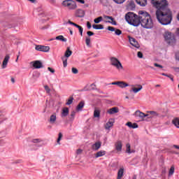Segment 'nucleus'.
Instances as JSON below:
<instances>
[{
	"label": "nucleus",
	"mask_w": 179,
	"mask_h": 179,
	"mask_svg": "<svg viewBox=\"0 0 179 179\" xmlns=\"http://www.w3.org/2000/svg\"><path fill=\"white\" fill-rule=\"evenodd\" d=\"M154 8H156V16L158 22L163 26H167L173 20V13L169 8L167 0H151Z\"/></svg>",
	"instance_id": "f257e3e1"
},
{
	"label": "nucleus",
	"mask_w": 179,
	"mask_h": 179,
	"mask_svg": "<svg viewBox=\"0 0 179 179\" xmlns=\"http://www.w3.org/2000/svg\"><path fill=\"white\" fill-rule=\"evenodd\" d=\"M138 15H140V24L142 27L144 29H152L153 20H152L150 15L144 10L138 11Z\"/></svg>",
	"instance_id": "f03ea898"
},
{
	"label": "nucleus",
	"mask_w": 179,
	"mask_h": 179,
	"mask_svg": "<svg viewBox=\"0 0 179 179\" xmlns=\"http://www.w3.org/2000/svg\"><path fill=\"white\" fill-rule=\"evenodd\" d=\"M125 19L127 23H129V24H131V26L138 27L141 24L139 14L138 16L134 13L129 12L126 14Z\"/></svg>",
	"instance_id": "7ed1b4c3"
},
{
	"label": "nucleus",
	"mask_w": 179,
	"mask_h": 179,
	"mask_svg": "<svg viewBox=\"0 0 179 179\" xmlns=\"http://www.w3.org/2000/svg\"><path fill=\"white\" fill-rule=\"evenodd\" d=\"M62 6H65V8H67V9H69L70 10H73L78 8L76 2L73 1V0H64L62 2Z\"/></svg>",
	"instance_id": "20e7f679"
},
{
	"label": "nucleus",
	"mask_w": 179,
	"mask_h": 179,
	"mask_svg": "<svg viewBox=\"0 0 179 179\" xmlns=\"http://www.w3.org/2000/svg\"><path fill=\"white\" fill-rule=\"evenodd\" d=\"M110 64L113 66H115L118 71L120 69H124V66H122L121 62H120V60H118V59L116 57H110Z\"/></svg>",
	"instance_id": "39448f33"
},
{
	"label": "nucleus",
	"mask_w": 179,
	"mask_h": 179,
	"mask_svg": "<svg viewBox=\"0 0 179 179\" xmlns=\"http://www.w3.org/2000/svg\"><path fill=\"white\" fill-rule=\"evenodd\" d=\"M164 38L168 44H173V43H176V38H174V35H173L171 32L166 33Z\"/></svg>",
	"instance_id": "423d86ee"
},
{
	"label": "nucleus",
	"mask_w": 179,
	"mask_h": 179,
	"mask_svg": "<svg viewBox=\"0 0 179 179\" xmlns=\"http://www.w3.org/2000/svg\"><path fill=\"white\" fill-rule=\"evenodd\" d=\"M35 50L36 51H41L42 52H48V51H50V46L37 45L35 47Z\"/></svg>",
	"instance_id": "0eeeda50"
},
{
	"label": "nucleus",
	"mask_w": 179,
	"mask_h": 179,
	"mask_svg": "<svg viewBox=\"0 0 179 179\" xmlns=\"http://www.w3.org/2000/svg\"><path fill=\"white\" fill-rule=\"evenodd\" d=\"M134 116L136 117V118H140L141 121H143L145 117H149V115H145L143 112H141V110H136L134 113Z\"/></svg>",
	"instance_id": "6e6552de"
},
{
	"label": "nucleus",
	"mask_w": 179,
	"mask_h": 179,
	"mask_svg": "<svg viewBox=\"0 0 179 179\" xmlns=\"http://www.w3.org/2000/svg\"><path fill=\"white\" fill-rule=\"evenodd\" d=\"M129 41L133 47H135V48H140L141 45H139V43L136 41V39L135 38H132L130 36H128Z\"/></svg>",
	"instance_id": "1a4fd4ad"
},
{
	"label": "nucleus",
	"mask_w": 179,
	"mask_h": 179,
	"mask_svg": "<svg viewBox=\"0 0 179 179\" xmlns=\"http://www.w3.org/2000/svg\"><path fill=\"white\" fill-rule=\"evenodd\" d=\"M68 23L69 24H72L75 27H77V29H78V30H79V33H80L81 37H83V28L80 25H78L76 23L73 22L71 20H69Z\"/></svg>",
	"instance_id": "9d476101"
},
{
	"label": "nucleus",
	"mask_w": 179,
	"mask_h": 179,
	"mask_svg": "<svg viewBox=\"0 0 179 179\" xmlns=\"http://www.w3.org/2000/svg\"><path fill=\"white\" fill-rule=\"evenodd\" d=\"M107 29L109 31H115V34H116V36H121V34H122V31L115 29L114 27L109 26Z\"/></svg>",
	"instance_id": "9b49d317"
},
{
	"label": "nucleus",
	"mask_w": 179,
	"mask_h": 179,
	"mask_svg": "<svg viewBox=\"0 0 179 179\" xmlns=\"http://www.w3.org/2000/svg\"><path fill=\"white\" fill-rule=\"evenodd\" d=\"M31 64H33V66L35 68V69H40L41 68H43V63L40 60L32 62Z\"/></svg>",
	"instance_id": "f8f14e48"
},
{
	"label": "nucleus",
	"mask_w": 179,
	"mask_h": 179,
	"mask_svg": "<svg viewBox=\"0 0 179 179\" xmlns=\"http://www.w3.org/2000/svg\"><path fill=\"white\" fill-rule=\"evenodd\" d=\"M131 90L134 93H138V92L143 89V87L141 85H131Z\"/></svg>",
	"instance_id": "ddd939ff"
},
{
	"label": "nucleus",
	"mask_w": 179,
	"mask_h": 179,
	"mask_svg": "<svg viewBox=\"0 0 179 179\" xmlns=\"http://www.w3.org/2000/svg\"><path fill=\"white\" fill-rule=\"evenodd\" d=\"M120 112V109L118 108V107H113L111 108H109L107 110L108 114H110V115H113V114H117V113Z\"/></svg>",
	"instance_id": "4468645a"
},
{
	"label": "nucleus",
	"mask_w": 179,
	"mask_h": 179,
	"mask_svg": "<svg viewBox=\"0 0 179 179\" xmlns=\"http://www.w3.org/2000/svg\"><path fill=\"white\" fill-rule=\"evenodd\" d=\"M147 115L150 116L149 118H157L159 113L156 111L150 110L148 112Z\"/></svg>",
	"instance_id": "2eb2a0df"
},
{
	"label": "nucleus",
	"mask_w": 179,
	"mask_h": 179,
	"mask_svg": "<svg viewBox=\"0 0 179 179\" xmlns=\"http://www.w3.org/2000/svg\"><path fill=\"white\" fill-rule=\"evenodd\" d=\"M104 19H110V20L105 21L106 23H111L113 26H117V22H115L113 17L111 16H104Z\"/></svg>",
	"instance_id": "dca6fc26"
},
{
	"label": "nucleus",
	"mask_w": 179,
	"mask_h": 179,
	"mask_svg": "<svg viewBox=\"0 0 179 179\" xmlns=\"http://www.w3.org/2000/svg\"><path fill=\"white\" fill-rule=\"evenodd\" d=\"M127 7L130 10H134L136 8L135 1H134V0H129L127 2Z\"/></svg>",
	"instance_id": "f3484780"
},
{
	"label": "nucleus",
	"mask_w": 179,
	"mask_h": 179,
	"mask_svg": "<svg viewBox=\"0 0 179 179\" xmlns=\"http://www.w3.org/2000/svg\"><path fill=\"white\" fill-rule=\"evenodd\" d=\"M115 146L117 152H121L122 150V141H118L115 143Z\"/></svg>",
	"instance_id": "a211bd4d"
},
{
	"label": "nucleus",
	"mask_w": 179,
	"mask_h": 179,
	"mask_svg": "<svg viewBox=\"0 0 179 179\" xmlns=\"http://www.w3.org/2000/svg\"><path fill=\"white\" fill-rule=\"evenodd\" d=\"M10 58V57L9 56V55H6L2 64L3 69H5V68H6L8 62H9Z\"/></svg>",
	"instance_id": "6ab92c4d"
},
{
	"label": "nucleus",
	"mask_w": 179,
	"mask_h": 179,
	"mask_svg": "<svg viewBox=\"0 0 179 179\" xmlns=\"http://www.w3.org/2000/svg\"><path fill=\"white\" fill-rule=\"evenodd\" d=\"M76 17H83L85 16V11L82 9H78L76 11Z\"/></svg>",
	"instance_id": "aec40b11"
},
{
	"label": "nucleus",
	"mask_w": 179,
	"mask_h": 179,
	"mask_svg": "<svg viewBox=\"0 0 179 179\" xmlns=\"http://www.w3.org/2000/svg\"><path fill=\"white\" fill-rule=\"evenodd\" d=\"M113 125H114V120L110 119L108 122L106 124L105 129H110L111 127H113Z\"/></svg>",
	"instance_id": "412c9836"
},
{
	"label": "nucleus",
	"mask_w": 179,
	"mask_h": 179,
	"mask_svg": "<svg viewBox=\"0 0 179 179\" xmlns=\"http://www.w3.org/2000/svg\"><path fill=\"white\" fill-rule=\"evenodd\" d=\"M101 148V142H96L94 144L92 145V150H99Z\"/></svg>",
	"instance_id": "4be33fe9"
},
{
	"label": "nucleus",
	"mask_w": 179,
	"mask_h": 179,
	"mask_svg": "<svg viewBox=\"0 0 179 179\" xmlns=\"http://www.w3.org/2000/svg\"><path fill=\"white\" fill-rule=\"evenodd\" d=\"M56 121H57V113H53L52 115H50L49 122L50 124H55Z\"/></svg>",
	"instance_id": "5701e85b"
},
{
	"label": "nucleus",
	"mask_w": 179,
	"mask_h": 179,
	"mask_svg": "<svg viewBox=\"0 0 179 179\" xmlns=\"http://www.w3.org/2000/svg\"><path fill=\"white\" fill-rule=\"evenodd\" d=\"M136 1L140 6H146L148 5V0H136Z\"/></svg>",
	"instance_id": "b1692460"
},
{
	"label": "nucleus",
	"mask_w": 179,
	"mask_h": 179,
	"mask_svg": "<svg viewBox=\"0 0 179 179\" xmlns=\"http://www.w3.org/2000/svg\"><path fill=\"white\" fill-rule=\"evenodd\" d=\"M124 177V168H120L117 172V179H122Z\"/></svg>",
	"instance_id": "393cba45"
},
{
	"label": "nucleus",
	"mask_w": 179,
	"mask_h": 179,
	"mask_svg": "<svg viewBox=\"0 0 179 179\" xmlns=\"http://www.w3.org/2000/svg\"><path fill=\"white\" fill-rule=\"evenodd\" d=\"M127 127H129V128H131L132 129H135V128H138V124L136 123H134L132 124V122H128L127 123H126Z\"/></svg>",
	"instance_id": "a878e982"
},
{
	"label": "nucleus",
	"mask_w": 179,
	"mask_h": 179,
	"mask_svg": "<svg viewBox=\"0 0 179 179\" xmlns=\"http://www.w3.org/2000/svg\"><path fill=\"white\" fill-rule=\"evenodd\" d=\"M85 107V101H81L76 107L77 111H82V108Z\"/></svg>",
	"instance_id": "bb28decb"
},
{
	"label": "nucleus",
	"mask_w": 179,
	"mask_h": 179,
	"mask_svg": "<svg viewBox=\"0 0 179 179\" xmlns=\"http://www.w3.org/2000/svg\"><path fill=\"white\" fill-rule=\"evenodd\" d=\"M69 114V108L65 107L62 109V117H66Z\"/></svg>",
	"instance_id": "cd10ccee"
},
{
	"label": "nucleus",
	"mask_w": 179,
	"mask_h": 179,
	"mask_svg": "<svg viewBox=\"0 0 179 179\" xmlns=\"http://www.w3.org/2000/svg\"><path fill=\"white\" fill-rule=\"evenodd\" d=\"M71 55H72V50H71V48H67L64 57H65V58H69V57H71Z\"/></svg>",
	"instance_id": "c85d7f7f"
},
{
	"label": "nucleus",
	"mask_w": 179,
	"mask_h": 179,
	"mask_svg": "<svg viewBox=\"0 0 179 179\" xmlns=\"http://www.w3.org/2000/svg\"><path fill=\"white\" fill-rule=\"evenodd\" d=\"M104 155H106V151L104 150H101L97 152L94 156L96 157V159L99 158V157H101L102 156H104Z\"/></svg>",
	"instance_id": "c756f323"
},
{
	"label": "nucleus",
	"mask_w": 179,
	"mask_h": 179,
	"mask_svg": "<svg viewBox=\"0 0 179 179\" xmlns=\"http://www.w3.org/2000/svg\"><path fill=\"white\" fill-rule=\"evenodd\" d=\"M128 86H129V83H127L124 81H119V87L124 89L125 87H128Z\"/></svg>",
	"instance_id": "7c9ffc66"
},
{
	"label": "nucleus",
	"mask_w": 179,
	"mask_h": 179,
	"mask_svg": "<svg viewBox=\"0 0 179 179\" xmlns=\"http://www.w3.org/2000/svg\"><path fill=\"white\" fill-rule=\"evenodd\" d=\"M92 28L95 30H103L104 26H103V24H93Z\"/></svg>",
	"instance_id": "2f4dec72"
},
{
	"label": "nucleus",
	"mask_w": 179,
	"mask_h": 179,
	"mask_svg": "<svg viewBox=\"0 0 179 179\" xmlns=\"http://www.w3.org/2000/svg\"><path fill=\"white\" fill-rule=\"evenodd\" d=\"M172 124L176 127V128H179V118L176 117L172 120Z\"/></svg>",
	"instance_id": "473e14b6"
},
{
	"label": "nucleus",
	"mask_w": 179,
	"mask_h": 179,
	"mask_svg": "<svg viewBox=\"0 0 179 179\" xmlns=\"http://www.w3.org/2000/svg\"><path fill=\"white\" fill-rule=\"evenodd\" d=\"M55 40H59V41H63L64 43H66L67 40L62 35H59L55 38Z\"/></svg>",
	"instance_id": "72a5a7b5"
},
{
	"label": "nucleus",
	"mask_w": 179,
	"mask_h": 179,
	"mask_svg": "<svg viewBox=\"0 0 179 179\" xmlns=\"http://www.w3.org/2000/svg\"><path fill=\"white\" fill-rule=\"evenodd\" d=\"M62 60L63 62L64 68H66V66H68V58L62 57Z\"/></svg>",
	"instance_id": "f704fd0d"
},
{
	"label": "nucleus",
	"mask_w": 179,
	"mask_h": 179,
	"mask_svg": "<svg viewBox=\"0 0 179 179\" xmlns=\"http://www.w3.org/2000/svg\"><path fill=\"white\" fill-rule=\"evenodd\" d=\"M94 118H99L100 117V110L95 109L94 111Z\"/></svg>",
	"instance_id": "c9c22d12"
},
{
	"label": "nucleus",
	"mask_w": 179,
	"mask_h": 179,
	"mask_svg": "<svg viewBox=\"0 0 179 179\" xmlns=\"http://www.w3.org/2000/svg\"><path fill=\"white\" fill-rule=\"evenodd\" d=\"M73 103V96H70L66 103V106H71Z\"/></svg>",
	"instance_id": "e433bc0d"
},
{
	"label": "nucleus",
	"mask_w": 179,
	"mask_h": 179,
	"mask_svg": "<svg viewBox=\"0 0 179 179\" xmlns=\"http://www.w3.org/2000/svg\"><path fill=\"white\" fill-rule=\"evenodd\" d=\"M126 152L127 153H132V151H131V144L127 143L126 145Z\"/></svg>",
	"instance_id": "4c0bfd02"
},
{
	"label": "nucleus",
	"mask_w": 179,
	"mask_h": 179,
	"mask_svg": "<svg viewBox=\"0 0 179 179\" xmlns=\"http://www.w3.org/2000/svg\"><path fill=\"white\" fill-rule=\"evenodd\" d=\"M102 20H103V17L100 16V17H98L97 18H95L94 20V22L97 24L100 23V22H102Z\"/></svg>",
	"instance_id": "58836bf2"
},
{
	"label": "nucleus",
	"mask_w": 179,
	"mask_h": 179,
	"mask_svg": "<svg viewBox=\"0 0 179 179\" xmlns=\"http://www.w3.org/2000/svg\"><path fill=\"white\" fill-rule=\"evenodd\" d=\"M61 139H62V133H59V137L57 138L58 145H61Z\"/></svg>",
	"instance_id": "ea45409f"
},
{
	"label": "nucleus",
	"mask_w": 179,
	"mask_h": 179,
	"mask_svg": "<svg viewBox=\"0 0 179 179\" xmlns=\"http://www.w3.org/2000/svg\"><path fill=\"white\" fill-rule=\"evenodd\" d=\"M75 115H76V112L73 110L70 115V120H74L75 119Z\"/></svg>",
	"instance_id": "a19ab883"
},
{
	"label": "nucleus",
	"mask_w": 179,
	"mask_h": 179,
	"mask_svg": "<svg viewBox=\"0 0 179 179\" xmlns=\"http://www.w3.org/2000/svg\"><path fill=\"white\" fill-rule=\"evenodd\" d=\"M174 166H172L169 170V176H173L174 174Z\"/></svg>",
	"instance_id": "79ce46f5"
},
{
	"label": "nucleus",
	"mask_w": 179,
	"mask_h": 179,
	"mask_svg": "<svg viewBox=\"0 0 179 179\" xmlns=\"http://www.w3.org/2000/svg\"><path fill=\"white\" fill-rule=\"evenodd\" d=\"M85 43L87 47H90V38L86 37Z\"/></svg>",
	"instance_id": "37998d69"
},
{
	"label": "nucleus",
	"mask_w": 179,
	"mask_h": 179,
	"mask_svg": "<svg viewBox=\"0 0 179 179\" xmlns=\"http://www.w3.org/2000/svg\"><path fill=\"white\" fill-rule=\"evenodd\" d=\"M126 1L127 0H113V2L117 4H121V3H124V2Z\"/></svg>",
	"instance_id": "c03bdc74"
},
{
	"label": "nucleus",
	"mask_w": 179,
	"mask_h": 179,
	"mask_svg": "<svg viewBox=\"0 0 179 179\" xmlns=\"http://www.w3.org/2000/svg\"><path fill=\"white\" fill-rule=\"evenodd\" d=\"M72 73H74V75H76L77 73H79V71L78 70V69L73 67L71 69Z\"/></svg>",
	"instance_id": "a18cd8bd"
},
{
	"label": "nucleus",
	"mask_w": 179,
	"mask_h": 179,
	"mask_svg": "<svg viewBox=\"0 0 179 179\" xmlns=\"http://www.w3.org/2000/svg\"><path fill=\"white\" fill-rule=\"evenodd\" d=\"M44 87L46 93H50V92H51V89H50V87H48V85H45Z\"/></svg>",
	"instance_id": "49530a36"
},
{
	"label": "nucleus",
	"mask_w": 179,
	"mask_h": 179,
	"mask_svg": "<svg viewBox=\"0 0 179 179\" xmlns=\"http://www.w3.org/2000/svg\"><path fill=\"white\" fill-rule=\"evenodd\" d=\"M137 57L138 58H143V54L142 53V52H138Z\"/></svg>",
	"instance_id": "de8ad7c7"
},
{
	"label": "nucleus",
	"mask_w": 179,
	"mask_h": 179,
	"mask_svg": "<svg viewBox=\"0 0 179 179\" xmlns=\"http://www.w3.org/2000/svg\"><path fill=\"white\" fill-rule=\"evenodd\" d=\"M87 34L89 36V37H91V36H94V34L92 31H88Z\"/></svg>",
	"instance_id": "09e8293b"
},
{
	"label": "nucleus",
	"mask_w": 179,
	"mask_h": 179,
	"mask_svg": "<svg viewBox=\"0 0 179 179\" xmlns=\"http://www.w3.org/2000/svg\"><path fill=\"white\" fill-rule=\"evenodd\" d=\"M48 71L51 72V73H55V70H54V69H52L51 67H48Z\"/></svg>",
	"instance_id": "8fccbe9b"
},
{
	"label": "nucleus",
	"mask_w": 179,
	"mask_h": 179,
	"mask_svg": "<svg viewBox=\"0 0 179 179\" xmlns=\"http://www.w3.org/2000/svg\"><path fill=\"white\" fill-rule=\"evenodd\" d=\"M154 66H155L157 68H160V69H162L163 68V66H162L157 63H155Z\"/></svg>",
	"instance_id": "3c124183"
},
{
	"label": "nucleus",
	"mask_w": 179,
	"mask_h": 179,
	"mask_svg": "<svg viewBox=\"0 0 179 179\" xmlns=\"http://www.w3.org/2000/svg\"><path fill=\"white\" fill-rule=\"evenodd\" d=\"M87 29H92V24H90V22H87Z\"/></svg>",
	"instance_id": "603ef678"
},
{
	"label": "nucleus",
	"mask_w": 179,
	"mask_h": 179,
	"mask_svg": "<svg viewBox=\"0 0 179 179\" xmlns=\"http://www.w3.org/2000/svg\"><path fill=\"white\" fill-rule=\"evenodd\" d=\"M82 152H83V150L82 149H78L76 150L77 155H82Z\"/></svg>",
	"instance_id": "864d4df0"
},
{
	"label": "nucleus",
	"mask_w": 179,
	"mask_h": 179,
	"mask_svg": "<svg viewBox=\"0 0 179 179\" xmlns=\"http://www.w3.org/2000/svg\"><path fill=\"white\" fill-rule=\"evenodd\" d=\"M32 142H33L34 143H39V142H41V141H40V139L36 138V139H34V140L32 141Z\"/></svg>",
	"instance_id": "5fc2aeb1"
},
{
	"label": "nucleus",
	"mask_w": 179,
	"mask_h": 179,
	"mask_svg": "<svg viewBox=\"0 0 179 179\" xmlns=\"http://www.w3.org/2000/svg\"><path fill=\"white\" fill-rule=\"evenodd\" d=\"M167 78H169V79H171V80L174 81V77L173 76V75H168Z\"/></svg>",
	"instance_id": "6e6d98bb"
},
{
	"label": "nucleus",
	"mask_w": 179,
	"mask_h": 179,
	"mask_svg": "<svg viewBox=\"0 0 179 179\" xmlns=\"http://www.w3.org/2000/svg\"><path fill=\"white\" fill-rule=\"evenodd\" d=\"M76 2H78L79 3L84 4L85 3V0H76Z\"/></svg>",
	"instance_id": "4d7b16f0"
},
{
	"label": "nucleus",
	"mask_w": 179,
	"mask_h": 179,
	"mask_svg": "<svg viewBox=\"0 0 179 179\" xmlns=\"http://www.w3.org/2000/svg\"><path fill=\"white\" fill-rule=\"evenodd\" d=\"M111 85H116L117 86H119L120 81L113 82V83H111Z\"/></svg>",
	"instance_id": "13d9d810"
},
{
	"label": "nucleus",
	"mask_w": 179,
	"mask_h": 179,
	"mask_svg": "<svg viewBox=\"0 0 179 179\" xmlns=\"http://www.w3.org/2000/svg\"><path fill=\"white\" fill-rule=\"evenodd\" d=\"M173 148H175V149H178L179 150V145H174Z\"/></svg>",
	"instance_id": "bf43d9fd"
},
{
	"label": "nucleus",
	"mask_w": 179,
	"mask_h": 179,
	"mask_svg": "<svg viewBox=\"0 0 179 179\" xmlns=\"http://www.w3.org/2000/svg\"><path fill=\"white\" fill-rule=\"evenodd\" d=\"M176 59L178 61H179V55H178V54H177V55H176Z\"/></svg>",
	"instance_id": "052dcab7"
},
{
	"label": "nucleus",
	"mask_w": 179,
	"mask_h": 179,
	"mask_svg": "<svg viewBox=\"0 0 179 179\" xmlns=\"http://www.w3.org/2000/svg\"><path fill=\"white\" fill-rule=\"evenodd\" d=\"M29 2H31L32 3H34L36 2V0H28Z\"/></svg>",
	"instance_id": "680f3d73"
},
{
	"label": "nucleus",
	"mask_w": 179,
	"mask_h": 179,
	"mask_svg": "<svg viewBox=\"0 0 179 179\" xmlns=\"http://www.w3.org/2000/svg\"><path fill=\"white\" fill-rule=\"evenodd\" d=\"M11 82H12V83H15V78H11Z\"/></svg>",
	"instance_id": "e2e57ef3"
},
{
	"label": "nucleus",
	"mask_w": 179,
	"mask_h": 179,
	"mask_svg": "<svg viewBox=\"0 0 179 179\" xmlns=\"http://www.w3.org/2000/svg\"><path fill=\"white\" fill-rule=\"evenodd\" d=\"M51 3H55V0H50Z\"/></svg>",
	"instance_id": "0e129e2a"
},
{
	"label": "nucleus",
	"mask_w": 179,
	"mask_h": 179,
	"mask_svg": "<svg viewBox=\"0 0 179 179\" xmlns=\"http://www.w3.org/2000/svg\"><path fill=\"white\" fill-rule=\"evenodd\" d=\"M162 76H169V75H167V74H166L164 73H162Z\"/></svg>",
	"instance_id": "69168bd1"
},
{
	"label": "nucleus",
	"mask_w": 179,
	"mask_h": 179,
	"mask_svg": "<svg viewBox=\"0 0 179 179\" xmlns=\"http://www.w3.org/2000/svg\"><path fill=\"white\" fill-rule=\"evenodd\" d=\"M70 34H71V36H72L73 34V31H72V30H70Z\"/></svg>",
	"instance_id": "338daca9"
},
{
	"label": "nucleus",
	"mask_w": 179,
	"mask_h": 179,
	"mask_svg": "<svg viewBox=\"0 0 179 179\" xmlns=\"http://www.w3.org/2000/svg\"><path fill=\"white\" fill-rule=\"evenodd\" d=\"M176 33L179 36V29H177Z\"/></svg>",
	"instance_id": "774afa93"
}]
</instances>
